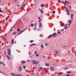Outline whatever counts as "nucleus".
<instances>
[{
    "instance_id": "obj_1",
    "label": "nucleus",
    "mask_w": 76,
    "mask_h": 76,
    "mask_svg": "<svg viewBox=\"0 0 76 76\" xmlns=\"http://www.w3.org/2000/svg\"><path fill=\"white\" fill-rule=\"evenodd\" d=\"M74 16V14H72L71 15V18L72 19V20H68V23H69V24L68 26V27H70V25H71V23H72V22H73V17Z\"/></svg>"
},
{
    "instance_id": "obj_2",
    "label": "nucleus",
    "mask_w": 76,
    "mask_h": 76,
    "mask_svg": "<svg viewBox=\"0 0 76 76\" xmlns=\"http://www.w3.org/2000/svg\"><path fill=\"white\" fill-rule=\"evenodd\" d=\"M36 60H32L31 61V62L32 63V64H34L35 63H36Z\"/></svg>"
},
{
    "instance_id": "obj_3",
    "label": "nucleus",
    "mask_w": 76,
    "mask_h": 76,
    "mask_svg": "<svg viewBox=\"0 0 76 76\" xmlns=\"http://www.w3.org/2000/svg\"><path fill=\"white\" fill-rule=\"evenodd\" d=\"M11 75H12V76H18V75H16L15 74H14L13 73H11Z\"/></svg>"
},
{
    "instance_id": "obj_4",
    "label": "nucleus",
    "mask_w": 76,
    "mask_h": 76,
    "mask_svg": "<svg viewBox=\"0 0 76 76\" xmlns=\"http://www.w3.org/2000/svg\"><path fill=\"white\" fill-rule=\"evenodd\" d=\"M19 69L20 71H22V66H19Z\"/></svg>"
},
{
    "instance_id": "obj_5",
    "label": "nucleus",
    "mask_w": 76,
    "mask_h": 76,
    "mask_svg": "<svg viewBox=\"0 0 76 76\" xmlns=\"http://www.w3.org/2000/svg\"><path fill=\"white\" fill-rule=\"evenodd\" d=\"M42 23H40L39 25V28H41V27H42Z\"/></svg>"
},
{
    "instance_id": "obj_6",
    "label": "nucleus",
    "mask_w": 76,
    "mask_h": 76,
    "mask_svg": "<svg viewBox=\"0 0 76 76\" xmlns=\"http://www.w3.org/2000/svg\"><path fill=\"white\" fill-rule=\"evenodd\" d=\"M25 4H24L20 8V9H23V7H25Z\"/></svg>"
},
{
    "instance_id": "obj_7",
    "label": "nucleus",
    "mask_w": 76,
    "mask_h": 76,
    "mask_svg": "<svg viewBox=\"0 0 76 76\" xmlns=\"http://www.w3.org/2000/svg\"><path fill=\"white\" fill-rule=\"evenodd\" d=\"M25 31V30H24L21 31L20 33H18V35H20V34H21V33H22V32H24V31Z\"/></svg>"
},
{
    "instance_id": "obj_8",
    "label": "nucleus",
    "mask_w": 76,
    "mask_h": 76,
    "mask_svg": "<svg viewBox=\"0 0 76 76\" xmlns=\"http://www.w3.org/2000/svg\"><path fill=\"white\" fill-rule=\"evenodd\" d=\"M50 69L51 70H52V71H54V69L53 67H51Z\"/></svg>"
},
{
    "instance_id": "obj_9",
    "label": "nucleus",
    "mask_w": 76,
    "mask_h": 76,
    "mask_svg": "<svg viewBox=\"0 0 76 76\" xmlns=\"http://www.w3.org/2000/svg\"><path fill=\"white\" fill-rule=\"evenodd\" d=\"M33 45H36V44H31L30 45V47H31V46H32Z\"/></svg>"
},
{
    "instance_id": "obj_10",
    "label": "nucleus",
    "mask_w": 76,
    "mask_h": 76,
    "mask_svg": "<svg viewBox=\"0 0 76 76\" xmlns=\"http://www.w3.org/2000/svg\"><path fill=\"white\" fill-rule=\"evenodd\" d=\"M53 36V35H49L48 37V38H50V37H51Z\"/></svg>"
},
{
    "instance_id": "obj_11",
    "label": "nucleus",
    "mask_w": 76,
    "mask_h": 76,
    "mask_svg": "<svg viewBox=\"0 0 76 76\" xmlns=\"http://www.w3.org/2000/svg\"><path fill=\"white\" fill-rule=\"evenodd\" d=\"M7 58H8V59H9V60H10V57H9V56L7 55Z\"/></svg>"
},
{
    "instance_id": "obj_12",
    "label": "nucleus",
    "mask_w": 76,
    "mask_h": 76,
    "mask_svg": "<svg viewBox=\"0 0 76 76\" xmlns=\"http://www.w3.org/2000/svg\"><path fill=\"white\" fill-rule=\"evenodd\" d=\"M7 54L8 55H10V51L8 52Z\"/></svg>"
},
{
    "instance_id": "obj_13",
    "label": "nucleus",
    "mask_w": 76,
    "mask_h": 76,
    "mask_svg": "<svg viewBox=\"0 0 76 76\" xmlns=\"http://www.w3.org/2000/svg\"><path fill=\"white\" fill-rule=\"evenodd\" d=\"M39 69H40V70H43V68L42 67H40L39 68Z\"/></svg>"
},
{
    "instance_id": "obj_14",
    "label": "nucleus",
    "mask_w": 76,
    "mask_h": 76,
    "mask_svg": "<svg viewBox=\"0 0 76 76\" xmlns=\"http://www.w3.org/2000/svg\"><path fill=\"white\" fill-rule=\"evenodd\" d=\"M41 6L42 7H43V6H45V5L44 4H42L41 5Z\"/></svg>"
},
{
    "instance_id": "obj_15",
    "label": "nucleus",
    "mask_w": 76,
    "mask_h": 76,
    "mask_svg": "<svg viewBox=\"0 0 76 76\" xmlns=\"http://www.w3.org/2000/svg\"><path fill=\"white\" fill-rule=\"evenodd\" d=\"M40 12H41V13H43V11H42L41 10H40Z\"/></svg>"
},
{
    "instance_id": "obj_16",
    "label": "nucleus",
    "mask_w": 76,
    "mask_h": 76,
    "mask_svg": "<svg viewBox=\"0 0 76 76\" xmlns=\"http://www.w3.org/2000/svg\"><path fill=\"white\" fill-rule=\"evenodd\" d=\"M45 65H46V66H49V64L46 63Z\"/></svg>"
},
{
    "instance_id": "obj_17",
    "label": "nucleus",
    "mask_w": 76,
    "mask_h": 76,
    "mask_svg": "<svg viewBox=\"0 0 76 76\" xmlns=\"http://www.w3.org/2000/svg\"><path fill=\"white\" fill-rule=\"evenodd\" d=\"M61 74H63V72H60L58 73L59 75H61Z\"/></svg>"
},
{
    "instance_id": "obj_18",
    "label": "nucleus",
    "mask_w": 76,
    "mask_h": 76,
    "mask_svg": "<svg viewBox=\"0 0 76 76\" xmlns=\"http://www.w3.org/2000/svg\"><path fill=\"white\" fill-rule=\"evenodd\" d=\"M67 26H66L64 28V29H67Z\"/></svg>"
},
{
    "instance_id": "obj_19",
    "label": "nucleus",
    "mask_w": 76,
    "mask_h": 76,
    "mask_svg": "<svg viewBox=\"0 0 76 76\" xmlns=\"http://www.w3.org/2000/svg\"><path fill=\"white\" fill-rule=\"evenodd\" d=\"M55 53H56V54H57V53H58V51L56 50L55 51Z\"/></svg>"
},
{
    "instance_id": "obj_20",
    "label": "nucleus",
    "mask_w": 76,
    "mask_h": 76,
    "mask_svg": "<svg viewBox=\"0 0 76 76\" xmlns=\"http://www.w3.org/2000/svg\"><path fill=\"white\" fill-rule=\"evenodd\" d=\"M9 17V16H8L5 19V20H7L8 18Z\"/></svg>"
},
{
    "instance_id": "obj_21",
    "label": "nucleus",
    "mask_w": 76,
    "mask_h": 76,
    "mask_svg": "<svg viewBox=\"0 0 76 76\" xmlns=\"http://www.w3.org/2000/svg\"><path fill=\"white\" fill-rule=\"evenodd\" d=\"M53 35H56V33H54L53 34Z\"/></svg>"
},
{
    "instance_id": "obj_22",
    "label": "nucleus",
    "mask_w": 76,
    "mask_h": 76,
    "mask_svg": "<svg viewBox=\"0 0 76 76\" xmlns=\"http://www.w3.org/2000/svg\"><path fill=\"white\" fill-rule=\"evenodd\" d=\"M33 40H30V42L31 43H32L33 42Z\"/></svg>"
},
{
    "instance_id": "obj_23",
    "label": "nucleus",
    "mask_w": 76,
    "mask_h": 76,
    "mask_svg": "<svg viewBox=\"0 0 76 76\" xmlns=\"http://www.w3.org/2000/svg\"><path fill=\"white\" fill-rule=\"evenodd\" d=\"M12 44H13V39L12 40Z\"/></svg>"
},
{
    "instance_id": "obj_24",
    "label": "nucleus",
    "mask_w": 76,
    "mask_h": 76,
    "mask_svg": "<svg viewBox=\"0 0 76 76\" xmlns=\"http://www.w3.org/2000/svg\"><path fill=\"white\" fill-rule=\"evenodd\" d=\"M45 45L46 46L47 45H48V43H46L45 44Z\"/></svg>"
},
{
    "instance_id": "obj_25",
    "label": "nucleus",
    "mask_w": 76,
    "mask_h": 76,
    "mask_svg": "<svg viewBox=\"0 0 76 76\" xmlns=\"http://www.w3.org/2000/svg\"><path fill=\"white\" fill-rule=\"evenodd\" d=\"M31 26H34V24H33V23H31Z\"/></svg>"
},
{
    "instance_id": "obj_26",
    "label": "nucleus",
    "mask_w": 76,
    "mask_h": 76,
    "mask_svg": "<svg viewBox=\"0 0 76 76\" xmlns=\"http://www.w3.org/2000/svg\"><path fill=\"white\" fill-rule=\"evenodd\" d=\"M7 50L8 51H9V52L10 51V49H7Z\"/></svg>"
},
{
    "instance_id": "obj_27",
    "label": "nucleus",
    "mask_w": 76,
    "mask_h": 76,
    "mask_svg": "<svg viewBox=\"0 0 76 76\" xmlns=\"http://www.w3.org/2000/svg\"><path fill=\"white\" fill-rule=\"evenodd\" d=\"M71 73V71H70L69 72V71L67 72V73Z\"/></svg>"
},
{
    "instance_id": "obj_28",
    "label": "nucleus",
    "mask_w": 76,
    "mask_h": 76,
    "mask_svg": "<svg viewBox=\"0 0 76 76\" xmlns=\"http://www.w3.org/2000/svg\"><path fill=\"white\" fill-rule=\"evenodd\" d=\"M74 53L75 54V55L76 56V50H75V51Z\"/></svg>"
},
{
    "instance_id": "obj_29",
    "label": "nucleus",
    "mask_w": 76,
    "mask_h": 76,
    "mask_svg": "<svg viewBox=\"0 0 76 76\" xmlns=\"http://www.w3.org/2000/svg\"><path fill=\"white\" fill-rule=\"evenodd\" d=\"M41 47H42V48H44V47L43 46V45H41Z\"/></svg>"
},
{
    "instance_id": "obj_30",
    "label": "nucleus",
    "mask_w": 76,
    "mask_h": 76,
    "mask_svg": "<svg viewBox=\"0 0 76 76\" xmlns=\"http://www.w3.org/2000/svg\"><path fill=\"white\" fill-rule=\"evenodd\" d=\"M13 35H15L16 34V32H14L13 33Z\"/></svg>"
},
{
    "instance_id": "obj_31",
    "label": "nucleus",
    "mask_w": 76,
    "mask_h": 76,
    "mask_svg": "<svg viewBox=\"0 0 76 76\" xmlns=\"http://www.w3.org/2000/svg\"><path fill=\"white\" fill-rule=\"evenodd\" d=\"M58 2L59 3H60L61 2V1H60V0H58Z\"/></svg>"
},
{
    "instance_id": "obj_32",
    "label": "nucleus",
    "mask_w": 76,
    "mask_h": 76,
    "mask_svg": "<svg viewBox=\"0 0 76 76\" xmlns=\"http://www.w3.org/2000/svg\"><path fill=\"white\" fill-rule=\"evenodd\" d=\"M58 34H61V33H60V31H58Z\"/></svg>"
},
{
    "instance_id": "obj_33",
    "label": "nucleus",
    "mask_w": 76,
    "mask_h": 76,
    "mask_svg": "<svg viewBox=\"0 0 76 76\" xmlns=\"http://www.w3.org/2000/svg\"><path fill=\"white\" fill-rule=\"evenodd\" d=\"M67 15H70V13L69 12H68L67 13Z\"/></svg>"
},
{
    "instance_id": "obj_34",
    "label": "nucleus",
    "mask_w": 76,
    "mask_h": 76,
    "mask_svg": "<svg viewBox=\"0 0 76 76\" xmlns=\"http://www.w3.org/2000/svg\"><path fill=\"white\" fill-rule=\"evenodd\" d=\"M56 13V12L55 11H53V14H54Z\"/></svg>"
},
{
    "instance_id": "obj_35",
    "label": "nucleus",
    "mask_w": 76,
    "mask_h": 76,
    "mask_svg": "<svg viewBox=\"0 0 76 76\" xmlns=\"http://www.w3.org/2000/svg\"><path fill=\"white\" fill-rule=\"evenodd\" d=\"M47 72H48V71L46 70L45 71V73H47Z\"/></svg>"
},
{
    "instance_id": "obj_36",
    "label": "nucleus",
    "mask_w": 76,
    "mask_h": 76,
    "mask_svg": "<svg viewBox=\"0 0 76 76\" xmlns=\"http://www.w3.org/2000/svg\"><path fill=\"white\" fill-rule=\"evenodd\" d=\"M1 64H3L4 66H5V64H4V63L1 62Z\"/></svg>"
},
{
    "instance_id": "obj_37",
    "label": "nucleus",
    "mask_w": 76,
    "mask_h": 76,
    "mask_svg": "<svg viewBox=\"0 0 76 76\" xmlns=\"http://www.w3.org/2000/svg\"><path fill=\"white\" fill-rule=\"evenodd\" d=\"M17 31H20V29H19V28H18V29H17Z\"/></svg>"
},
{
    "instance_id": "obj_38",
    "label": "nucleus",
    "mask_w": 76,
    "mask_h": 76,
    "mask_svg": "<svg viewBox=\"0 0 76 76\" xmlns=\"http://www.w3.org/2000/svg\"><path fill=\"white\" fill-rule=\"evenodd\" d=\"M23 67L24 69H26V67L25 66H23Z\"/></svg>"
},
{
    "instance_id": "obj_39",
    "label": "nucleus",
    "mask_w": 76,
    "mask_h": 76,
    "mask_svg": "<svg viewBox=\"0 0 76 76\" xmlns=\"http://www.w3.org/2000/svg\"><path fill=\"white\" fill-rule=\"evenodd\" d=\"M69 25L68 24H65V26H67V25Z\"/></svg>"
},
{
    "instance_id": "obj_40",
    "label": "nucleus",
    "mask_w": 76,
    "mask_h": 76,
    "mask_svg": "<svg viewBox=\"0 0 76 76\" xmlns=\"http://www.w3.org/2000/svg\"><path fill=\"white\" fill-rule=\"evenodd\" d=\"M39 63V62H36L35 63V64H38Z\"/></svg>"
},
{
    "instance_id": "obj_41",
    "label": "nucleus",
    "mask_w": 76,
    "mask_h": 76,
    "mask_svg": "<svg viewBox=\"0 0 76 76\" xmlns=\"http://www.w3.org/2000/svg\"><path fill=\"white\" fill-rule=\"evenodd\" d=\"M34 54H37V52L36 51V50H35L34 52Z\"/></svg>"
},
{
    "instance_id": "obj_42",
    "label": "nucleus",
    "mask_w": 76,
    "mask_h": 76,
    "mask_svg": "<svg viewBox=\"0 0 76 76\" xmlns=\"http://www.w3.org/2000/svg\"><path fill=\"white\" fill-rule=\"evenodd\" d=\"M37 25V23H35L34 25V26H35Z\"/></svg>"
},
{
    "instance_id": "obj_43",
    "label": "nucleus",
    "mask_w": 76,
    "mask_h": 76,
    "mask_svg": "<svg viewBox=\"0 0 76 76\" xmlns=\"http://www.w3.org/2000/svg\"><path fill=\"white\" fill-rule=\"evenodd\" d=\"M64 4L65 6H66V4H65V3H64Z\"/></svg>"
},
{
    "instance_id": "obj_44",
    "label": "nucleus",
    "mask_w": 76,
    "mask_h": 76,
    "mask_svg": "<svg viewBox=\"0 0 76 76\" xmlns=\"http://www.w3.org/2000/svg\"><path fill=\"white\" fill-rule=\"evenodd\" d=\"M0 12H2V11H1V8H0Z\"/></svg>"
},
{
    "instance_id": "obj_45",
    "label": "nucleus",
    "mask_w": 76,
    "mask_h": 76,
    "mask_svg": "<svg viewBox=\"0 0 76 76\" xmlns=\"http://www.w3.org/2000/svg\"><path fill=\"white\" fill-rule=\"evenodd\" d=\"M70 76V75L68 74L66 76Z\"/></svg>"
},
{
    "instance_id": "obj_46",
    "label": "nucleus",
    "mask_w": 76,
    "mask_h": 76,
    "mask_svg": "<svg viewBox=\"0 0 76 76\" xmlns=\"http://www.w3.org/2000/svg\"><path fill=\"white\" fill-rule=\"evenodd\" d=\"M70 4V2H68L67 3V4Z\"/></svg>"
},
{
    "instance_id": "obj_47",
    "label": "nucleus",
    "mask_w": 76,
    "mask_h": 76,
    "mask_svg": "<svg viewBox=\"0 0 76 76\" xmlns=\"http://www.w3.org/2000/svg\"><path fill=\"white\" fill-rule=\"evenodd\" d=\"M63 30H64V29H63L62 30H60V31H63Z\"/></svg>"
},
{
    "instance_id": "obj_48",
    "label": "nucleus",
    "mask_w": 76,
    "mask_h": 76,
    "mask_svg": "<svg viewBox=\"0 0 76 76\" xmlns=\"http://www.w3.org/2000/svg\"><path fill=\"white\" fill-rule=\"evenodd\" d=\"M53 37H55V36L54 35H53L52 36Z\"/></svg>"
},
{
    "instance_id": "obj_49",
    "label": "nucleus",
    "mask_w": 76,
    "mask_h": 76,
    "mask_svg": "<svg viewBox=\"0 0 76 76\" xmlns=\"http://www.w3.org/2000/svg\"><path fill=\"white\" fill-rule=\"evenodd\" d=\"M4 53L6 54V51H4Z\"/></svg>"
},
{
    "instance_id": "obj_50",
    "label": "nucleus",
    "mask_w": 76,
    "mask_h": 76,
    "mask_svg": "<svg viewBox=\"0 0 76 76\" xmlns=\"http://www.w3.org/2000/svg\"><path fill=\"white\" fill-rule=\"evenodd\" d=\"M37 29L36 28H35L34 29V30H35V29Z\"/></svg>"
},
{
    "instance_id": "obj_51",
    "label": "nucleus",
    "mask_w": 76,
    "mask_h": 76,
    "mask_svg": "<svg viewBox=\"0 0 76 76\" xmlns=\"http://www.w3.org/2000/svg\"><path fill=\"white\" fill-rule=\"evenodd\" d=\"M62 26H63V23H62Z\"/></svg>"
},
{
    "instance_id": "obj_52",
    "label": "nucleus",
    "mask_w": 76,
    "mask_h": 76,
    "mask_svg": "<svg viewBox=\"0 0 76 76\" xmlns=\"http://www.w3.org/2000/svg\"><path fill=\"white\" fill-rule=\"evenodd\" d=\"M38 19H39L40 20H41V18H39V17H38Z\"/></svg>"
},
{
    "instance_id": "obj_53",
    "label": "nucleus",
    "mask_w": 76,
    "mask_h": 76,
    "mask_svg": "<svg viewBox=\"0 0 76 76\" xmlns=\"http://www.w3.org/2000/svg\"><path fill=\"white\" fill-rule=\"evenodd\" d=\"M38 56H39L38 54H37V55H36V56H37V57H38Z\"/></svg>"
},
{
    "instance_id": "obj_54",
    "label": "nucleus",
    "mask_w": 76,
    "mask_h": 76,
    "mask_svg": "<svg viewBox=\"0 0 76 76\" xmlns=\"http://www.w3.org/2000/svg\"><path fill=\"white\" fill-rule=\"evenodd\" d=\"M44 57H45V56H44L42 58H44Z\"/></svg>"
},
{
    "instance_id": "obj_55",
    "label": "nucleus",
    "mask_w": 76,
    "mask_h": 76,
    "mask_svg": "<svg viewBox=\"0 0 76 76\" xmlns=\"http://www.w3.org/2000/svg\"><path fill=\"white\" fill-rule=\"evenodd\" d=\"M66 12H69V10H66Z\"/></svg>"
},
{
    "instance_id": "obj_56",
    "label": "nucleus",
    "mask_w": 76,
    "mask_h": 76,
    "mask_svg": "<svg viewBox=\"0 0 76 76\" xmlns=\"http://www.w3.org/2000/svg\"><path fill=\"white\" fill-rule=\"evenodd\" d=\"M67 8H66V10H67Z\"/></svg>"
},
{
    "instance_id": "obj_57",
    "label": "nucleus",
    "mask_w": 76,
    "mask_h": 76,
    "mask_svg": "<svg viewBox=\"0 0 76 76\" xmlns=\"http://www.w3.org/2000/svg\"><path fill=\"white\" fill-rule=\"evenodd\" d=\"M62 3H64V1H62Z\"/></svg>"
},
{
    "instance_id": "obj_58",
    "label": "nucleus",
    "mask_w": 76,
    "mask_h": 76,
    "mask_svg": "<svg viewBox=\"0 0 76 76\" xmlns=\"http://www.w3.org/2000/svg\"><path fill=\"white\" fill-rule=\"evenodd\" d=\"M42 35H40V37H42Z\"/></svg>"
},
{
    "instance_id": "obj_59",
    "label": "nucleus",
    "mask_w": 76,
    "mask_h": 76,
    "mask_svg": "<svg viewBox=\"0 0 76 76\" xmlns=\"http://www.w3.org/2000/svg\"><path fill=\"white\" fill-rule=\"evenodd\" d=\"M10 31L11 32V31H12V29H11L10 30Z\"/></svg>"
},
{
    "instance_id": "obj_60",
    "label": "nucleus",
    "mask_w": 76,
    "mask_h": 76,
    "mask_svg": "<svg viewBox=\"0 0 76 76\" xmlns=\"http://www.w3.org/2000/svg\"><path fill=\"white\" fill-rule=\"evenodd\" d=\"M65 3H67V2L66 1H65Z\"/></svg>"
},
{
    "instance_id": "obj_61",
    "label": "nucleus",
    "mask_w": 76,
    "mask_h": 76,
    "mask_svg": "<svg viewBox=\"0 0 76 76\" xmlns=\"http://www.w3.org/2000/svg\"><path fill=\"white\" fill-rule=\"evenodd\" d=\"M55 74H57V72H55Z\"/></svg>"
},
{
    "instance_id": "obj_62",
    "label": "nucleus",
    "mask_w": 76,
    "mask_h": 76,
    "mask_svg": "<svg viewBox=\"0 0 76 76\" xmlns=\"http://www.w3.org/2000/svg\"><path fill=\"white\" fill-rule=\"evenodd\" d=\"M55 37H57V35H55Z\"/></svg>"
},
{
    "instance_id": "obj_63",
    "label": "nucleus",
    "mask_w": 76,
    "mask_h": 76,
    "mask_svg": "<svg viewBox=\"0 0 76 76\" xmlns=\"http://www.w3.org/2000/svg\"><path fill=\"white\" fill-rule=\"evenodd\" d=\"M39 22H41V20H39Z\"/></svg>"
},
{
    "instance_id": "obj_64",
    "label": "nucleus",
    "mask_w": 76,
    "mask_h": 76,
    "mask_svg": "<svg viewBox=\"0 0 76 76\" xmlns=\"http://www.w3.org/2000/svg\"><path fill=\"white\" fill-rule=\"evenodd\" d=\"M7 44H8V42H7Z\"/></svg>"
}]
</instances>
